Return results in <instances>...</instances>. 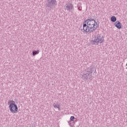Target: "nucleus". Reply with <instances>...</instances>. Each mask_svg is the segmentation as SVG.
Instances as JSON below:
<instances>
[{"instance_id": "obj_6", "label": "nucleus", "mask_w": 127, "mask_h": 127, "mask_svg": "<svg viewBox=\"0 0 127 127\" xmlns=\"http://www.w3.org/2000/svg\"><path fill=\"white\" fill-rule=\"evenodd\" d=\"M96 39H97V42L99 43H103L104 42V37L103 36H101L100 35H98L96 37Z\"/></svg>"}, {"instance_id": "obj_10", "label": "nucleus", "mask_w": 127, "mask_h": 127, "mask_svg": "<svg viewBox=\"0 0 127 127\" xmlns=\"http://www.w3.org/2000/svg\"><path fill=\"white\" fill-rule=\"evenodd\" d=\"M91 43L92 45H98V44H99L98 43V40L97 39V37H95V39L91 41Z\"/></svg>"}, {"instance_id": "obj_3", "label": "nucleus", "mask_w": 127, "mask_h": 127, "mask_svg": "<svg viewBox=\"0 0 127 127\" xmlns=\"http://www.w3.org/2000/svg\"><path fill=\"white\" fill-rule=\"evenodd\" d=\"M9 108L10 109V112L12 113V114H16V113H17V111L18 110L17 105L14 103H10L9 106Z\"/></svg>"}, {"instance_id": "obj_7", "label": "nucleus", "mask_w": 127, "mask_h": 127, "mask_svg": "<svg viewBox=\"0 0 127 127\" xmlns=\"http://www.w3.org/2000/svg\"><path fill=\"white\" fill-rule=\"evenodd\" d=\"M114 25L115 27H117L118 29H121L122 28V23H121V22L119 21H117L115 23Z\"/></svg>"}, {"instance_id": "obj_2", "label": "nucleus", "mask_w": 127, "mask_h": 127, "mask_svg": "<svg viewBox=\"0 0 127 127\" xmlns=\"http://www.w3.org/2000/svg\"><path fill=\"white\" fill-rule=\"evenodd\" d=\"M56 5H57L56 0H48L46 3V7L49 10L54 9Z\"/></svg>"}, {"instance_id": "obj_11", "label": "nucleus", "mask_w": 127, "mask_h": 127, "mask_svg": "<svg viewBox=\"0 0 127 127\" xmlns=\"http://www.w3.org/2000/svg\"><path fill=\"white\" fill-rule=\"evenodd\" d=\"M70 120V121L68 122V124H69L70 127H73V126H74V124H71V122H74V120H75V117L71 116Z\"/></svg>"}, {"instance_id": "obj_8", "label": "nucleus", "mask_w": 127, "mask_h": 127, "mask_svg": "<svg viewBox=\"0 0 127 127\" xmlns=\"http://www.w3.org/2000/svg\"><path fill=\"white\" fill-rule=\"evenodd\" d=\"M94 70H95V68H94V67L93 66H90L86 69V71L88 73H89V74H91V75L93 72H94Z\"/></svg>"}, {"instance_id": "obj_13", "label": "nucleus", "mask_w": 127, "mask_h": 127, "mask_svg": "<svg viewBox=\"0 0 127 127\" xmlns=\"http://www.w3.org/2000/svg\"><path fill=\"white\" fill-rule=\"evenodd\" d=\"M38 53H39V50H37V51H34L32 52V55L33 56H35V55H37V54H38Z\"/></svg>"}, {"instance_id": "obj_1", "label": "nucleus", "mask_w": 127, "mask_h": 127, "mask_svg": "<svg viewBox=\"0 0 127 127\" xmlns=\"http://www.w3.org/2000/svg\"><path fill=\"white\" fill-rule=\"evenodd\" d=\"M85 23H84L83 25V32L92 33V32H94L99 27L98 23L94 19L91 18V17H88L87 19L85 21Z\"/></svg>"}, {"instance_id": "obj_15", "label": "nucleus", "mask_w": 127, "mask_h": 127, "mask_svg": "<svg viewBox=\"0 0 127 127\" xmlns=\"http://www.w3.org/2000/svg\"><path fill=\"white\" fill-rule=\"evenodd\" d=\"M126 69H127V67L126 68Z\"/></svg>"}, {"instance_id": "obj_4", "label": "nucleus", "mask_w": 127, "mask_h": 127, "mask_svg": "<svg viewBox=\"0 0 127 127\" xmlns=\"http://www.w3.org/2000/svg\"><path fill=\"white\" fill-rule=\"evenodd\" d=\"M82 79L84 81H89V80H92V74H90L88 73H84L82 75Z\"/></svg>"}, {"instance_id": "obj_12", "label": "nucleus", "mask_w": 127, "mask_h": 127, "mask_svg": "<svg viewBox=\"0 0 127 127\" xmlns=\"http://www.w3.org/2000/svg\"><path fill=\"white\" fill-rule=\"evenodd\" d=\"M111 20L112 22H116V21H117V17L115 16H113L111 18Z\"/></svg>"}, {"instance_id": "obj_14", "label": "nucleus", "mask_w": 127, "mask_h": 127, "mask_svg": "<svg viewBox=\"0 0 127 127\" xmlns=\"http://www.w3.org/2000/svg\"><path fill=\"white\" fill-rule=\"evenodd\" d=\"M78 9H79V10H81V9H80V8H78Z\"/></svg>"}, {"instance_id": "obj_5", "label": "nucleus", "mask_w": 127, "mask_h": 127, "mask_svg": "<svg viewBox=\"0 0 127 127\" xmlns=\"http://www.w3.org/2000/svg\"><path fill=\"white\" fill-rule=\"evenodd\" d=\"M64 7L65 8V10L67 11H71L72 9L74 8V6L71 3H68V4H65Z\"/></svg>"}, {"instance_id": "obj_9", "label": "nucleus", "mask_w": 127, "mask_h": 127, "mask_svg": "<svg viewBox=\"0 0 127 127\" xmlns=\"http://www.w3.org/2000/svg\"><path fill=\"white\" fill-rule=\"evenodd\" d=\"M53 107L55 108H57L58 109L59 111H60V106H61V104L60 103H55L53 104Z\"/></svg>"}]
</instances>
